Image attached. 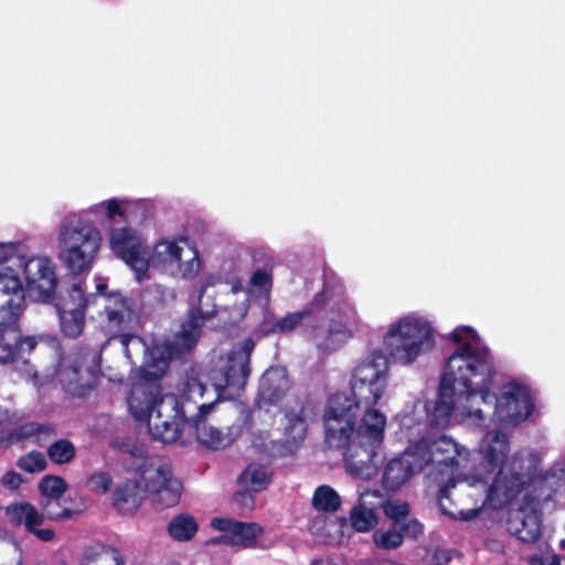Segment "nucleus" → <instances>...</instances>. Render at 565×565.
Wrapping results in <instances>:
<instances>
[{
  "instance_id": "nucleus-42",
  "label": "nucleus",
  "mask_w": 565,
  "mask_h": 565,
  "mask_svg": "<svg viewBox=\"0 0 565 565\" xmlns=\"http://www.w3.org/2000/svg\"><path fill=\"white\" fill-rule=\"evenodd\" d=\"M17 466L25 472L35 473L45 470L47 462L45 456L41 451L32 450L26 455L21 456L17 460Z\"/></svg>"
},
{
  "instance_id": "nucleus-31",
  "label": "nucleus",
  "mask_w": 565,
  "mask_h": 565,
  "mask_svg": "<svg viewBox=\"0 0 565 565\" xmlns=\"http://www.w3.org/2000/svg\"><path fill=\"white\" fill-rule=\"evenodd\" d=\"M142 480H126L113 491L111 501L114 508L121 514H134L140 507L145 495L141 488Z\"/></svg>"
},
{
  "instance_id": "nucleus-46",
  "label": "nucleus",
  "mask_w": 565,
  "mask_h": 565,
  "mask_svg": "<svg viewBox=\"0 0 565 565\" xmlns=\"http://www.w3.org/2000/svg\"><path fill=\"white\" fill-rule=\"evenodd\" d=\"M17 249L14 243H0V276H18L10 266H7L14 257Z\"/></svg>"
},
{
  "instance_id": "nucleus-29",
  "label": "nucleus",
  "mask_w": 565,
  "mask_h": 565,
  "mask_svg": "<svg viewBox=\"0 0 565 565\" xmlns=\"http://www.w3.org/2000/svg\"><path fill=\"white\" fill-rule=\"evenodd\" d=\"M13 518L18 523L23 524L29 533L34 534L42 542H51L55 537L52 529H40L44 523L45 514L40 512L33 504L22 502L13 507Z\"/></svg>"
},
{
  "instance_id": "nucleus-51",
  "label": "nucleus",
  "mask_w": 565,
  "mask_h": 565,
  "mask_svg": "<svg viewBox=\"0 0 565 565\" xmlns=\"http://www.w3.org/2000/svg\"><path fill=\"white\" fill-rule=\"evenodd\" d=\"M250 285L254 287L263 288L269 291L273 287V277L271 274L268 273L264 268H257L250 277Z\"/></svg>"
},
{
  "instance_id": "nucleus-62",
  "label": "nucleus",
  "mask_w": 565,
  "mask_h": 565,
  "mask_svg": "<svg viewBox=\"0 0 565 565\" xmlns=\"http://www.w3.org/2000/svg\"><path fill=\"white\" fill-rule=\"evenodd\" d=\"M444 557H445V562H446V563H448V562L450 561V556H448V555H444Z\"/></svg>"
},
{
  "instance_id": "nucleus-52",
  "label": "nucleus",
  "mask_w": 565,
  "mask_h": 565,
  "mask_svg": "<svg viewBox=\"0 0 565 565\" xmlns=\"http://www.w3.org/2000/svg\"><path fill=\"white\" fill-rule=\"evenodd\" d=\"M23 482L22 475L14 470L7 471L0 479V484L10 491H17Z\"/></svg>"
},
{
  "instance_id": "nucleus-14",
  "label": "nucleus",
  "mask_w": 565,
  "mask_h": 565,
  "mask_svg": "<svg viewBox=\"0 0 565 565\" xmlns=\"http://www.w3.org/2000/svg\"><path fill=\"white\" fill-rule=\"evenodd\" d=\"M60 381L64 391L74 397L90 394L99 381V367L94 358L77 353L61 370Z\"/></svg>"
},
{
  "instance_id": "nucleus-21",
  "label": "nucleus",
  "mask_w": 565,
  "mask_h": 565,
  "mask_svg": "<svg viewBox=\"0 0 565 565\" xmlns=\"http://www.w3.org/2000/svg\"><path fill=\"white\" fill-rule=\"evenodd\" d=\"M154 252L164 263L177 265L184 276H192L200 268L199 252L189 244L188 238L160 241L156 244Z\"/></svg>"
},
{
  "instance_id": "nucleus-56",
  "label": "nucleus",
  "mask_w": 565,
  "mask_h": 565,
  "mask_svg": "<svg viewBox=\"0 0 565 565\" xmlns=\"http://www.w3.org/2000/svg\"><path fill=\"white\" fill-rule=\"evenodd\" d=\"M463 408L466 411V415L469 417H475L478 419H483L486 417V415L481 408H475L472 405L471 406L465 405Z\"/></svg>"
},
{
  "instance_id": "nucleus-1",
  "label": "nucleus",
  "mask_w": 565,
  "mask_h": 565,
  "mask_svg": "<svg viewBox=\"0 0 565 565\" xmlns=\"http://www.w3.org/2000/svg\"><path fill=\"white\" fill-rule=\"evenodd\" d=\"M479 451L483 471L472 475L475 481L487 482L486 479L499 468L484 499V505L492 510L512 504L523 492V497L535 498L544 489L559 490L562 487L565 471L563 469L543 471L541 458L535 452L516 451L508 458L509 438L500 430L488 433Z\"/></svg>"
},
{
  "instance_id": "nucleus-6",
  "label": "nucleus",
  "mask_w": 565,
  "mask_h": 565,
  "mask_svg": "<svg viewBox=\"0 0 565 565\" xmlns=\"http://www.w3.org/2000/svg\"><path fill=\"white\" fill-rule=\"evenodd\" d=\"M102 236L96 225L77 218L65 222L58 233V258L73 275L92 269L100 248Z\"/></svg>"
},
{
  "instance_id": "nucleus-19",
  "label": "nucleus",
  "mask_w": 565,
  "mask_h": 565,
  "mask_svg": "<svg viewBox=\"0 0 565 565\" xmlns=\"http://www.w3.org/2000/svg\"><path fill=\"white\" fill-rule=\"evenodd\" d=\"M424 468L425 460L420 461L412 444L401 455L392 458L385 465L382 486L386 491L395 492Z\"/></svg>"
},
{
  "instance_id": "nucleus-3",
  "label": "nucleus",
  "mask_w": 565,
  "mask_h": 565,
  "mask_svg": "<svg viewBox=\"0 0 565 565\" xmlns=\"http://www.w3.org/2000/svg\"><path fill=\"white\" fill-rule=\"evenodd\" d=\"M388 380L387 356L382 350H372L352 371L350 387L352 397L347 393L332 394L323 412V424H328L331 443L339 445L344 440V428L350 430L358 423L361 407L365 412L376 411L374 406L384 395Z\"/></svg>"
},
{
  "instance_id": "nucleus-49",
  "label": "nucleus",
  "mask_w": 565,
  "mask_h": 565,
  "mask_svg": "<svg viewBox=\"0 0 565 565\" xmlns=\"http://www.w3.org/2000/svg\"><path fill=\"white\" fill-rule=\"evenodd\" d=\"M399 531L403 533V537H409V539H418L420 535H423L424 526L423 524L417 521L416 519H409L403 521L398 525Z\"/></svg>"
},
{
  "instance_id": "nucleus-37",
  "label": "nucleus",
  "mask_w": 565,
  "mask_h": 565,
  "mask_svg": "<svg viewBox=\"0 0 565 565\" xmlns=\"http://www.w3.org/2000/svg\"><path fill=\"white\" fill-rule=\"evenodd\" d=\"M46 452L53 463L65 465L75 458L76 448L71 440L63 438L51 444Z\"/></svg>"
},
{
  "instance_id": "nucleus-26",
  "label": "nucleus",
  "mask_w": 565,
  "mask_h": 565,
  "mask_svg": "<svg viewBox=\"0 0 565 565\" xmlns=\"http://www.w3.org/2000/svg\"><path fill=\"white\" fill-rule=\"evenodd\" d=\"M161 388L154 383L134 385L128 396V405L134 417L139 422H147L158 409Z\"/></svg>"
},
{
  "instance_id": "nucleus-54",
  "label": "nucleus",
  "mask_w": 565,
  "mask_h": 565,
  "mask_svg": "<svg viewBox=\"0 0 565 565\" xmlns=\"http://www.w3.org/2000/svg\"><path fill=\"white\" fill-rule=\"evenodd\" d=\"M449 491L450 487L448 484L440 488L438 492V504L443 514L455 519L457 518L456 512L451 511L445 503L446 500H449Z\"/></svg>"
},
{
  "instance_id": "nucleus-16",
  "label": "nucleus",
  "mask_w": 565,
  "mask_h": 565,
  "mask_svg": "<svg viewBox=\"0 0 565 565\" xmlns=\"http://www.w3.org/2000/svg\"><path fill=\"white\" fill-rule=\"evenodd\" d=\"M534 409V402L525 385L510 382L503 386L495 404L497 419L507 426H516Z\"/></svg>"
},
{
  "instance_id": "nucleus-33",
  "label": "nucleus",
  "mask_w": 565,
  "mask_h": 565,
  "mask_svg": "<svg viewBox=\"0 0 565 565\" xmlns=\"http://www.w3.org/2000/svg\"><path fill=\"white\" fill-rule=\"evenodd\" d=\"M79 565H125V558L117 547L96 542L84 546Z\"/></svg>"
},
{
  "instance_id": "nucleus-13",
  "label": "nucleus",
  "mask_w": 565,
  "mask_h": 565,
  "mask_svg": "<svg viewBox=\"0 0 565 565\" xmlns=\"http://www.w3.org/2000/svg\"><path fill=\"white\" fill-rule=\"evenodd\" d=\"M96 303L95 297H85L79 284L72 285L66 296H60L55 303L62 333L70 339L78 338L85 327V312Z\"/></svg>"
},
{
  "instance_id": "nucleus-8",
  "label": "nucleus",
  "mask_w": 565,
  "mask_h": 565,
  "mask_svg": "<svg viewBox=\"0 0 565 565\" xmlns=\"http://www.w3.org/2000/svg\"><path fill=\"white\" fill-rule=\"evenodd\" d=\"M255 343L246 339L236 343L226 353L224 363L212 369L209 379L217 393L215 401L235 399L245 391L250 376V359Z\"/></svg>"
},
{
  "instance_id": "nucleus-44",
  "label": "nucleus",
  "mask_w": 565,
  "mask_h": 565,
  "mask_svg": "<svg viewBox=\"0 0 565 565\" xmlns=\"http://www.w3.org/2000/svg\"><path fill=\"white\" fill-rule=\"evenodd\" d=\"M384 501L385 498L380 490L364 489L360 491L358 505L367 509V511L377 513L379 510H382Z\"/></svg>"
},
{
  "instance_id": "nucleus-36",
  "label": "nucleus",
  "mask_w": 565,
  "mask_h": 565,
  "mask_svg": "<svg viewBox=\"0 0 565 565\" xmlns=\"http://www.w3.org/2000/svg\"><path fill=\"white\" fill-rule=\"evenodd\" d=\"M341 498L330 486H319L312 497V507L319 512L333 513L339 510Z\"/></svg>"
},
{
  "instance_id": "nucleus-11",
  "label": "nucleus",
  "mask_w": 565,
  "mask_h": 565,
  "mask_svg": "<svg viewBox=\"0 0 565 565\" xmlns=\"http://www.w3.org/2000/svg\"><path fill=\"white\" fill-rule=\"evenodd\" d=\"M190 420L183 403L173 394H167L159 401L157 412L147 420L152 438L163 443H173L184 433Z\"/></svg>"
},
{
  "instance_id": "nucleus-30",
  "label": "nucleus",
  "mask_w": 565,
  "mask_h": 565,
  "mask_svg": "<svg viewBox=\"0 0 565 565\" xmlns=\"http://www.w3.org/2000/svg\"><path fill=\"white\" fill-rule=\"evenodd\" d=\"M290 381L280 369H268L262 376L259 383V398L267 405H276L280 402L288 390Z\"/></svg>"
},
{
  "instance_id": "nucleus-32",
  "label": "nucleus",
  "mask_w": 565,
  "mask_h": 565,
  "mask_svg": "<svg viewBox=\"0 0 565 565\" xmlns=\"http://www.w3.org/2000/svg\"><path fill=\"white\" fill-rule=\"evenodd\" d=\"M455 396H457V390L450 384L444 386V380L440 379L437 398L429 416L433 426L446 427L449 424L455 409Z\"/></svg>"
},
{
  "instance_id": "nucleus-34",
  "label": "nucleus",
  "mask_w": 565,
  "mask_h": 565,
  "mask_svg": "<svg viewBox=\"0 0 565 565\" xmlns=\"http://www.w3.org/2000/svg\"><path fill=\"white\" fill-rule=\"evenodd\" d=\"M238 482L250 491L259 492L270 484L271 471L264 465L250 463L239 475Z\"/></svg>"
},
{
  "instance_id": "nucleus-12",
  "label": "nucleus",
  "mask_w": 565,
  "mask_h": 565,
  "mask_svg": "<svg viewBox=\"0 0 565 565\" xmlns=\"http://www.w3.org/2000/svg\"><path fill=\"white\" fill-rule=\"evenodd\" d=\"M104 313L107 328L119 339L128 355L129 342L137 338L134 333L137 324V313L134 310V300L119 291H110L105 298Z\"/></svg>"
},
{
  "instance_id": "nucleus-28",
  "label": "nucleus",
  "mask_w": 565,
  "mask_h": 565,
  "mask_svg": "<svg viewBox=\"0 0 565 565\" xmlns=\"http://www.w3.org/2000/svg\"><path fill=\"white\" fill-rule=\"evenodd\" d=\"M55 434V428L52 425L29 422L9 431L0 433V448H8L30 438H33L35 444L43 446Z\"/></svg>"
},
{
  "instance_id": "nucleus-24",
  "label": "nucleus",
  "mask_w": 565,
  "mask_h": 565,
  "mask_svg": "<svg viewBox=\"0 0 565 565\" xmlns=\"http://www.w3.org/2000/svg\"><path fill=\"white\" fill-rule=\"evenodd\" d=\"M36 344L34 337H22L19 328L0 331V365L28 364Z\"/></svg>"
},
{
  "instance_id": "nucleus-50",
  "label": "nucleus",
  "mask_w": 565,
  "mask_h": 565,
  "mask_svg": "<svg viewBox=\"0 0 565 565\" xmlns=\"http://www.w3.org/2000/svg\"><path fill=\"white\" fill-rule=\"evenodd\" d=\"M232 503L236 505L239 510L246 511L253 509L255 500L253 494L250 493V490L247 488V490L236 491L232 495Z\"/></svg>"
},
{
  "instance_id": "nucleus-9",
  "label": "nucleus",
  "mask_w": 565,
  "mask_h": 565,
  "mask_svg": "<svg viewBox=\"0 0 565 565\" xmlns=\"http://www.w3.org/2000/svg\"><path fill=\"white\" fill-rule=\"evenodd\" d=\"M140 463L137 467L141 470L140 476L145 484V491L154 495L153 503L157 509L164 510L172 508L180 502L182 483L173 478L169 465L154 466L145 462L146 451L142 446L134 445L127 449Z\"/></svg>"
},
{
  "instance_id": "nucleus-47",
  "label": "nucleus",
  "mask_w": 565,
  "mask_h": 565,
  "mask_svg": "<svg viewBox=\"0 0 565 565\" xmlns=\"http://www.w3.org/2000/svg\"><path fill=\"white\" fill-rule=\"evenodd\" d=\"M42 505L46 519L52 521L67 520L73 515L71 509L60 507V500H45Z\"/></svg>"
},
{
  "instance_id": "nucleus-38",
  "label": "nucleus",
  "mask_w": 565,
  "mask_h": 565,
  "mask_svg": "<svg viewBox=\"0 0 565 565\" xmlns=\"http://www.w3.org/2000/svg\"><path fill=\"white\" fill-rule=\"evenodd\" d=\"M39 490L45 500H60L67 490V483L62 477L47 475L41 479Z\"/></svg>"
},
{
  "instance_id": "nucleus-5",
  "label": "nucleus",
  "mask_w": 565,
  "mask_h": 565,
  "mask_svg": "<svg viewBox=\"0 0 565 565\" xmlns=\"http://www.w3.org/2000/svg\"><path fill=\"white\" fill-rule=\"evenodd\" d=\"M497 374L494 359L484 345L465 342L447 358L441 380L457 390V399L470 398L491 386Z\"/></svg>"
},
{
  "instance_id": "nucleus-25",
  "label": "nucleus",
  "mask_w": 565,
  "mask_h": 565,
  "mask_svg": "<svg viewBox=\"0 0 565 565\" xmlns=\"http://www.w3.org/2000/svg\"><path fill=\"white\" fill-rule=\"evenodd\" d=\"M211 526L224 532L218 541L243 547L253 546L258 535L263 532V529L257 523L241 522L227 518H214L211 521Z\"/></svg>"
},
{
  "instance_id": "nucleus-7",
  "label": "nucleus",
  "mask_w": 565,
  "mask_h": 565,
  "mask_svg": "<svg viewBox=\"0 0 565 565\" xmlns=\"http://www.w3.org/2000/svg\"><path fill=\"white\" fill-rule=\"evenodd\" d=\"M383 342L387 355L395 363L408 365L434 348V330L428 320L406 316L391 326Z\"/></svg>"
},
{
  "instance_id": "nucleus-57",
  "label": "nucleus",
  "mask_w": 565,
  "mask_h": 565,
  "mask_svg": "<svg viewBox=\"0 0 565 565\" xmlns=\"http://www.w3.org/2000/svg\"><path fill=\"white\" fill-rule=\"evenodd\" d=\"M551 557H544L539 554H534L527 557V562L530 565H548Z\"/></svg>"
},
{
  "instance_id": "nucleus-18",
  "label": "nucleus",
  "mask_w": 565,
  "mask_h": 565,
  "mask_svg": "<svg viewBox=\"0 0 565 565\" xmlns=\"http://www.w3.org/2000/svg\"><path fill=\"white\" fill-rule=\"evenodd\" d=\"M109 244L114 254L131 267L136 271L138 280H141L148 271L149 265L136 231L130 227L114 228L110 233Z\"/></svg>"
},
{
  "instance_id": "nucleus-4",
  "label": "nucleus",
  "mask_w": 565,
  "mask_h": 565,
  "mask_svg": "<svg viewBox=\"0 0 565 565\" xmlns=\"http://www.w3.org/2000/svg\"><path fill=\"white\" fill-rule=\"evenodd\" d=\"M344 428V440L334 445L330 439L328 424H324V440L329 448L343 449L344 466L349 475L369 480L376 473L374 458L383 443L386 417L380 411H369L362 415L360 423L352 424L350 430Z\"/></svg>"
},
{
  "instance_id": "nucleus-40",
  "label": "nucleus",
  "mask_w": 565,
  "mask_h": 565,
  "mask_svg": "<svg viewBox=\"0 0 565 565\" xmlns=\"http://www.w3.org/2000/svg\"><path fill=\"white\" fill-rule=\"evenodd\" d=\"M373 541L379 548L391 551L398 548L404 540L398 526L393 525L388 530H376L373 533Z\"/></svg>"
},
{
  "instance_id": "nucleus-45",
  "label": "nucleus",
  "mask_w": 565,
  "mask_h": 565,
  "mask_svg": "<svg viewBox=\"0 0 565 565\" xmlns=\"http://www.w3.org/2000/svg\"><path fill=\"white\" fill-rule=\"evenodd\" d=\"M111 484L113 478L107 471L95 472L86 480V487L96 493L108 492Z\"/></svg>"
},
{
  "instance_id": "nucleus-58",
  "label": "nucleus",
  "mask_w": 565,
  "mask_h": 565,
  "mask_svg": "<svg viewBox=\"0 0 565 565\" xmlns=\"http://www.w3.org/2000/svg\"><path fill=\"white\" fill-rule=\"evenodd\" d=\"M108 295H109V292H107V285L102 282V284H97L96 294L89 295L88 297H95L96 302H97L100 297L105 300L106 296H108Z\"/></svg>"
},
{
  "instance_id": "nucleus-15",
  "label": "nucleus",
  "mask_w": 565,
  "mask_h": 565,
  "mask_svg": "<svg viewBox=\"0 0 565 565\" xmlns=\"http://www.w3.org/2000/svg\"><path fill=\"white\" fill-rule=\"evenodd\" d=\"M420 461L425 460V467L433 466L440 473H454L459 468V455L457 443L445 435L437 438L422 437L413 444Z\"/></svg>"
},
{
  "instance_id": "nucleus-35",
  "label": "nucleus",
  "mask_w": 565,
  "mask_h": 565,
  "mask_svg": "<svg viewBox=\"0 0 565 565\" xmlns=\"http://www.w3.org/2000/svg\"><path fill=\"white\" fill-rule=\"evenodd\" d=\"M169 535L179 542L190 541L198 532L199 525L195 518L188 513H180L168 523Z\"/></svg>"
},
{
  "instance_id": "nucleus-23",
  "label": "nucleus",
  "mask_w": 565,
  "mask_h": 565,
  "mask_svg": "<svg viewBox=\"0 0 565 565\" xmlns=\"http://www.w3.org/2000/svg\"><path fill=\"white\" fill-rule=\"evenodd\" d=\"M214 316V310L203 311L200 306L191 307L174 335L172 349L180 354L191 351L198 344L203 327Z\"/></svg>"
},
{
  "instance_id": "nucleus-27",
  "label": "nucleus",
  "mask_w": 565,
  "mask_h": 565,
  "mask_svg": "<svg viewBox=\"0 0 565 565\" xmlns=\"http://www.w3.org/2000/svg\"><path fill=\"white\" fill-rule=\"evenodd\" d=\"M307 408L308 405L301 402L297 411L290 409L286 412L285 438L281 443L282 450H280L281 456L292 455L305 440L308 430Z\"/></svg>"
},
{
  "instance_id": "nucleus-39",
  "label": "nucleus",
  "mask_w": 565,
  "mask_h": 565,
  "mask_svg": "<svg viewBox=\"0 0 565 565\" xmlns=\"http://www.w3.org/2000/svg\"><path fill=\"white\" fill-rule=\"evenodd\" d=\"M350 521L355 531L363 533L372 530L379 523V518L377 513L356 505L350 512Z\"/></svg>"
},
{
  "instance_id": "nucleus-41",
  "label": "nucleus",
  "mask_w": 565,
  "mask_h": 565,
  "mask_svg": "<svg viewBox=\"0 0 565 565\" xmlns=\"http://www.w3.org/2000/svg\"><path fill=\"white\" fill-rule=\"evenodd\" d=\"M204 392L205 384L202 382L201 375L194 369L186 371L183 379V397L185 399L194 396L203 397Z\"/></svg>"
},
{
  "instance_id": "nucleus-17",
  "label": "nucleus",
  "mask_w": 565,
  "mask_h": 565,
  "mask_svg": "<svg viewBox=\"0 0 565 565\" xmlns=\"http://www.w3.org/2000/svg\"><path fill=\"white\" fill-rule=\"evenodd\" d=\"M23 273L29 295L36 301L52 302L57 287L54 264L47 257L34 256L24 263Z\"/></svg>"
},
{
  "instance_id": "nucleus-43",
  "label": "nucleus",
  "mask_w": 565,
  "mask_h": 565,
  "mask_svg": "<svg viewBox=\"0 0 565 565\" xmlns=\"http://www.w3.org/2000/svg\"><path fill=\"white\" fill-rule=\"evenodd\" d=\"M382 511L393 520V525L398 526L409 514V505L407 502H397L385 499Z\"/></svg>"
},
{
  "instance_id": "nucleus-59",
  "label": "nucleus",
  "mask_w": 565,
  "mask_h": 565,
  "mask_svg": "<svg viewBox=\"0 0 565 565\" xmlns=\"http://www.w3.org/2000/svg\"><path fill=\"white\" fill-rule=\"evenodd\" d=\"M548 565H565V556L557 554L552 555Z\"/></svg>"
},
{
  "instance_id": "nucleus-48",
  "label": "nucleus",
  "mask_w": 565,
  "mask_h": 565,
  "mask_svg": "<svg viewBox=\"0 0 565 565\" xmlns=\"http://www.w3.org/2000/svg\"><path fill=\"white\" fill-rule=\"evenodd\" d=\"M449 338L451 339V341L454 343H456L458 347H460L465 342H471L470 340L479 339V335L472 327L460 326V327L455 328L450 332Z\"/></svg>"
},
{
  "instance_id": "nucleus-10",
  "label": "nucleus",
  "mask_w": 565,
  "mask_h": 565,
  "mask_svg": "<svg viewBox=\"0 0 565 565\" xmlns=\"http://www.w3.org/2000/svg\"><path fill=\"white\" fill-rule=\"evenodd\" d=\"M557 491L555 488H547L535 498L523 497L520 507L509 513L508 532L523 543H536L542 536L543 507Z\"/></svg>"
},
{
  "instance_id": "nucleus-60",
  "label": "nucleus",
  "mask_w": 565,
  "mask_h": 565,
  "mask_svg": "<svg viewBox=\"0 0 565 565\" xmlns=\"http://www.w3.org/2000/svg\"><path fill=\"white\" fill-rule=\"evenodd\" d=\"M559 546H561L562 550H565V540H562L559 542Z\"/></svg>"
},
{
  "instance_id": "nucleus-61",
  "label": "nucleus",
  "mask_w": 565,
  "mask_h": 565,
  "mask_svg": "<svg viewBox=\"0 0 565 565\" xmlns=\"http://www.w3.org/2000/svg\"><path fill=\"white\" fill-rule=\"evenodd\" d=\"M142 376H143L145 379H148V377H149L148 372H146L145 370H142Z\"/></svg>"
},
{
  "instance_id": "nucleus-22",
  "label": "nucleus",
  "mask_w": 565,
  "mask_h": 565,
  "mask_svg": "<svg viewBox=\"0 0 565 565\" xmlns=\"http://www.w3.org/2000/svg\"><path fill=\"white\" fill-rule=\"evenodd\" d=\"M217 402L200 404L196 407V414L190 416V420L185 424L189 437L196 438L200 444L213 450L223 449L230 444L228 438L218 428L207 424L206 415Z\"/></svg>"
},
{
  "instance_id": "nucleus-53",
  "label": "nucleus",
  "mask_w": 565,
  "mask_h": 565,
  "mask_svg": "<svg viewBox=\"0 0 565 565\" xmlns=\"http://www.w3.org/2000/svg\"><path fill=\"white\" fill-rule=\"evenodd\" d=\"M484 391L486 392L476 391V395L472 396L470 401L479 396L484 405L489 406V408H492V414L495 416V404L497 401L499 399V396L491 391V386H487Z\"/></svg>"
},
{
  "instance_id": "nucleus-20",
  "label": "nucleus",
  "mask_w": 565,
  "mask_h": 565,
  "mask_svg": "<svg viewBox=\"0 0 565 565\" xmlns=\"http://www.w3.org/2000/svg\"><path fill=\"white\" fill-rule=\"evenodd\" d=\"M24 299L19 276H0V331L18 328Z\"/></svg>"
},
{
  "instance_id": "nucleus-55",
  "label": "nucleus",
  "mask_w": 565,
  "mask_h": 565,
  "mask_svg": "<svg viewBox=\"0 0 565 565\" xmlns=\"http://www.w3.org/2000/svg\"><path fill=\"white\" fill-rule=\"evenodd\" d=\"M106 215L113 220L116 216H122L124 210L120 207L119 202L116 199H109L106 202Z\"/></svg>"
},
{
  "instance_id": "nucleus-2",
  "label": "nucleus",
  "mask_w": 565,
  "mask_h": 565,
  "mask_svg": "<svg viewBox=\"0 0 565 565\" xmlns=\"http://www.w3.org/2000/svg\"><path fill=\"white\" fill-rule=\"evenodd\" d=\"M356 311L341 284L324 280L322 288L299 311L287 312L276 320L267 334H288L299 327L319 350H338L351 337L348 322L355 321Z\"/></svg>"
}]
</instances>
